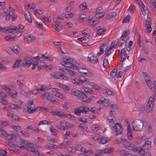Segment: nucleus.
<instances>
[{"label": "nucleus", "mask_w": 156, "mask_h": 156, "mask_svg": "<svg viewBox=\"0 0 156 156\" xmlns=\"http://www.w3.org/2000/svg\"><path fill=\"white\" fill-rule=\"evenodd\" d=\"M77 69L80 73L83 74H87L88 72V70L85 68H79Z\"/></svg>", "instance_id": "b1692460"}, {"label": "nucleus", "mask_w": 156, "mask_h": 156, "mask_svg": "<svg viewBox=\"0 0 156 156\" xmlns=\"http://www.w3.org/2000/svg\"><path fill=\"white\" fill-rule=\"evenodd\" d=\"M15 27L11 26L8 27L7 28H4V30L5 31L8 32L9 33H11L14 31H15Z\"/></svg>", "instance_id": "5701e85b"}, {"label": "nucleus", "mask_w": 156, "mask_h": 156, "mask_svg": "<svg viewBox=\"0 0 156 156\" xmlns=\"http://www.w3.org/2000/svg\"><path fill=\"white\" fill-rule=\"evenodd\" d=\"M72 82L75 84L80 85L81 84V83L80 81V79H78L76 78H75L74 79H72L71 80Z\"/></svg>", "instance_id": "473e14b6"}, {"label": "nucleus", "mask_w": 156, "mask_h": 156, "mask_svg": "<svg viewBox=\"0 0 156 156\" xmlns=\"http://www.w3.org/2000/svg\"><path fill=\"white\" fill-rule=\"evenodd\" d=\"M23 26L22 25L20 24L17 26L15 27V29L16 31H19L20 30L23 29Z\"/></svg>", "instance_id": "3c124183"}, {"label": "nucleus", "mask_w": 156, "mask_h": 156, "mask_svg": "<svg viewBox=\"0 0 156 156\" xmlns=\"http://www.w3.org/2000/svg\"><path fill=\"white\" fill-rule=\"evenodd\" d=\"M36 39V37L34 35L30 34L27 36L25 37L24 38V40L25 41L29 42H32Z\"/></svg>", "instance_id": "9d476101"}, {"label": "nucleus", "mask_w": 156, "mask_h": 156, "mask_svg": "<svg viewBox=\"0 0 156 156\" xmlns=\"http://www.w3.org/2000/svg\"><path fill=\"white\" fill-rule=\"evenodd\" d=\"M60 62L62 65L68 68H70L72 66V63L71 62L64 63V62Z\"/></svg>", "instance_id": "a19ab883"}, {"label": "nucleus", "mask_w": 156, "mask_h": 156, "mask_svg": "<svg viewBox=\"0 0 156 156\" xmlns=\"http://www.w3.org/2000/svg\"><path fill=\"white\" fill-rule=\"evenodd\" d=\"M115 117L112 115H109L108 116V123H109V127H110L115 124L114 123Z\"/></svg>", "instance_id": "dca6fc26"}, {"label": "nucleus", "mask_w": 156, "mask_h": 156, "mask_svg": "<svg viewBox=\"0 0 156 156\" xmlns=\"http://www.w3.org/2000/svg\"><path fill=\"white\" fill-rule=\"evenodd\" d=\"M119 152L120 154H121L123 156L130 155V153H128V152L122 149L120 150L119 151Z\"/></svg>", "instance_id": "72a5a7b5"}, {"label": "nucleus", "mask_w": 156, "mask_h": 156, "mask_svg": "<svg viewBox=\"0 0 156 156\" xmlns=\"http://www.w3.org/2000/svg\"><path fill=\"white\" fill-rule=\"evenodd\" d=\"M51 75L52 77L56 79L64 80V78H66L63 74L59 72L53 73L51 74Z\"/></svg>", "instance_id": "0eeeda50"}, {"label": "nucleus", "mask_w": 156, "mask_h": 156, "mask_svg": "<svg viewBox=\"0 0 156 156\" xmlns=\"http://www.w3.org/2000/svg\"><path fill=\"white\" fill-rule=\"evenodd\" d=\"M116 15V12H115L109 13L108 15V18L111 19Z\"/></svg>", "instance_id": "052dcab7"}, {"label": "nucleus", "mask_w": 156, "mask_h": 156, "mask_svg": "<svg viewBox=\"0 0 156 156\" xmlns=\"http://www.w3.org/2000/svg\"><path fill=\"white\" fill-rule=\"evenodd\" d=\"M100 110V108H97L95 107L92 108L91 110L90 111L93 113H97L98 111H99Z\"/></svg>", "instance_id": "603ef678"}, {"label": "nucleus", "mask_w": 156, "mask_h": 156, "mask_svg": "<svg viewBox=\"0 0 156 156\" xmlns=\"http://www.w3.org/2000/svg\"><path fill=\"white\" fill-rule=\"evenodd\" d=\"M0 156H8L6 151L3 149L0 150Z\"/></svg>", "instance_id": "49530a36"}, {"label": "nucleus", "mask_w": 156, "mask_h": 156, "mask_svg": "<svg viewBox=\"0 0 156 156\" xmlns=\"http://www.w3.org/2000/svg\"><path fill=\"white\" fill-rule=\"evenodd\" d=\"M50 113L53 115H56L62 118H65V115L63 112L59 110H56L55 111L51 112Z\"/></svg>", "instance_id": "4468645a"}, {"label": "nucleus", "mask_w": 156, "mask_h": 156, "mask_svg": "<svg viewBox=\"0 0 156 156\" xmlns=\"http://www.w3.org/2000/svg\"><path fill=\"white\" fill-rule=\"evenodd\" d=\"M80 151L82 153V154L85 156H89L93 154L92 150H87L83 147L82 148Z\"/></svg>", "instance_id": "9b49d317"}, {"label": "nucleus", "mask_w": 156, "mask_h": 156, "mask_svg": "<svg viewBox=\"0 0 156 156\" xmlns=\"http://www.w3.org/2000/svg\"><path fill=\"white\" fill-rule=\"evenodd\" d=\"M49 123H50V122L48 121L45 120H44L40 121L38 124V125H41L45 124L48 125L49 124Z\"/></svg>", "instance_id": "e2e57ef3"}, {"label": "nucleus", "mask_w": 156, "mask_h": 156, "mask_svg": "<svg viewBox=\"0 0 156 156\" xmlns=\"http://www.w3.org/2000/svg\"><path fill=\"white\" fill-rule=\"evenodd\" d=\"M11 126L13 129L16 132H19V130L20 129V127L19 126L12 125Z\"/></svg>", "instance_id": "bf43d9fd"}, {"label": "nucleus", "mask_w": 156, "mask_h": 156, "mask_svg": "<svg viewBox=\"0 0 156 156\" xmlns=\"http://www.w3.org/2000/svg\"><path fill=\"white\" fill-rule=\"evenodd\" d=\"M84 91H83V92L86 94V96H87V92H88L90 94H92L93 93V91L90 89L88 88L85 87V89H84Z\"/></svg>", "instance_id": "e433bc0d"}, {"label": "nucleus", "mask_w": 156, "mask_h": 156, "mask_svg": "<svg viewBox=\"0 0 156 156\" xmlns=\"http://www.w3.org/2000/svg\"><path fill=\"white\" fill-rule=\"evenodd\" d=\"M118 44V42L115 40L113 41L111 44L109 48L108 49V56L110 54L112 51V48L115 47Z\"/></svg>", "instance_id": "2eb2a0df"}, {"label": "nucleus", "mask_w": 156, "mask_h": 156, "mask_svg": "<svg viewBox=\"0 0 156 156\" xmlns=\"http://www.w3.org/2000/svg\"><path fill=\"white\" fill-rule=\"evenodd\" d=\"M121 140L123 142L122 143L125 148L128 150H131L134 146V145L129 142L127 140L123 137H121Z\"/></svg>", "instance_id": "423d86ee"}, {"label": "nucleus", "mask_w": 156, "mask_h": 156, "mask_svg": "<svg viewBox=\"0 0 156 156\" xmlns=\"http://www.w3.org/2000/svg\"><path fill=\"white\" fill-rule=\"evenodd\" d=\"M36 24L38 26V27L42 29H44V28L43 27V22L42 21L40 22L38 20L36 21Z\"/></svg>", "instance_id": "c9c22d12"}, {"label": "nucleus", "mask_w": 156, "mask_h": 156, "mask_svg": "<svg viewBox=\"0 0 156 156\" xmlns=\"http://www.w3.org/2000/svg\"><path fill=\"white\" fill-rule=\"evenodd\" d=\"M59 86L61 88L65 90H68L69 89V87L68 86L61 83L59 84Z\"/></svg>", "instance_id": "4c0bfd02"}, {"label": "nucleus", "mask_w": 156, "mask_h": 156, "mask_svg": "<svg viewBox=\"0 0 156 156\" xmlns=\"http://www.w3.org/2000/svg\"><path fill=\"white\" fill-rule=\"evenodd\" d=\"M12 51L15 53H19L20 51V48L16 44H13L10 48Z\"/></svg>", "instance_id": "6ab92c4d"}, {"label": "nucleus", "mask_w": 156, "mask_h": 156, "mask_svg": "<svg viewBox=\"0 0 156 156\" xmlns=\"http://www.w3.org/2000/svg\"><path fill=\"white\" fill-rule=\"evenodd\" d=\"M21 60L20 59L16 60L14 63V65L12 66L13 68H17L20 63L21 62Z\"/></svg>", "instance_id": "c756f323"}, {"label": "nucleus", "mask_w": 156, "mask_h": 156, "mask_svg": "<svg viewBox=\"0 0 156 156\" xmlns=\"http://www.w3.org/2000/svg\"><path fill=\"white\" fill-rule=\"evenodd\" d=\"M102 47L100 48V52L98 53L97 55L98 56L102 55L104 51H106L107 49V43L106 42L102 44Z\"/></svg>", "instance_id": "f8f14e48"}, {"label": "nucleus", "mask_w": 156, "mask_h": 156, "mask_svg": "<svg viewBox=\"0 0 156 156\" xmlns=\"http://www.w3.org/2000/svg\"><path fill=\"white\" fill-rule=\"evenodd\" d=\"M129 34L128 31H125L124 32L121 37V38L124 39L125 38L127 37Z\"/></svg>", "instance_id": "864d4df0"}, {"label": "nucleus", "mask_w": 156, "mask_h": 156, "mask_svg": "<svg viewBox=\"0 0 156 156\" xmlns=\"http://www.w3.org/2000/svg\"><path fill=\"white\" fill-rule=\"evenodd\" d=\"M43 57H44V55H42L41 53H39L38 55V56L36 57V58L37 60L38 59L40 61H42Z\"/></svg>", "instance_id": "69168bd1"}, {"label": "nucleus", "mask_w": 156, "mask_h": 156, "mask_svg": "<svg viewBox=\"0 0 156 156\" xmlns=\"http://www.w3.org/2000/svg\"><path fill=\"white\" fill-rule=\"evenodd\" d=\"M142 156H152L149 153L145 151L144 150H143L141 152L140 154Z\"/></svg>", "instance_id": "8fccbe9b"}, {"label": "nucleus", "mask_w": 156, "mask_h": 156, "mask_svg": "<svg viewBox=\"0 0 156 156\" xmlns=\"http://www.w3.org/2000/svg\"><path fill=\"white\" fill-rule=\"evenodd\" d=\"M127 136L129 139H132V133L131 131V129L129 128V126H128L127 129Z\"/></svg>", "instance_id": "bb28decb"}, {"label": "nucleus", "mask_w": 156, "mask_h": 156, "mask_svg": "<svg viewBox=\"0 0 156 156\" xmlns=\"http://www.w3.org/2000/svg\"><path fill=\"white\" fill-rule=\"evenodd\" d=\"M133 130L136 131H140L143 128L144 123L142 121L139 119L134 120L132 123Z\"/></svg>", "instance_id": "f03ea898"}, {"label": "nucleus", "mask_w": 156, "mask_h": 156, "mask_svg": "<svg viewBox=\"0 0 156 156\" xmlns=\"http://www.w3.org/2000/svg\"><path fill=\"white\" fill-rule=\"evenodd\" d=\"M47 100L49 101H50L52 103L57 102L58 101V100L57 99L52 97L49 93V95L47 97Z\"/></svg>", "instance_id": "4be33fe9"}, {"label": "nucleus", "mask_w": 156, "mask_h": 156, "mask_svg": "<svg viewBox=\"0 0 156 156\" xmlns=\"http://www.w3.org/2000/svg\"><path fill=\"white\" fill-rule=\"evenodd\" d=\"M99 127L98 125L94 124L91 126V128L93 131H97L99 130Z\"/></svg>", "instance_id": "de8ad7c7"}, {"label": "nucleus", "mask_w": 156, "mask_h": 156, "mask_svg": "<svg viewBox=\"0 0 156 156\" xmlns=\"http://www.w3.org/2000/svg\"><path fill=\"white\" fill-rule=\"evenodd\" d=\"M107 153V149H105L104 150H98L96 151L95 155L96 156H101Z\"/></svg>", "instance_id": "f3484780"}, {"label": "nucleus", "mask_w": 156, "mask_h": 156, "mask_svg": "<svg viewBox=\"0 0 156 156\" xmlns=\"http://www.w3.org/2000/svg\"><path fill=\"white\" fill-rule=\"evenodd\" d=\"M79 7L80 9L82 10H83L86 9H87V6L85 2H83L80 5Z\"/></svg>", "instance_id": "58836bf2"}, {"label": "nucleus", "mask_w": 156, "mask_h": 156, "mask_svg": "<svg viewBox=\"0 0 156 156\" xmlns=\"http://www.w3.org/2000/svg\"><path fill=\"white\" fill-rule=\"evenodd\" d=\"M151 142L149 140H146L143 146V148L146 150L149 149L151 147Z\"/></svg>", "instance_id": "412c9836"}, {"label": "nucleus", "mask_w": 156, "mask_h": 156, "mask_svg": "<svg viewBox=\"0 0 156 156\" xmlns=\"http://www.w3.org/2000/svg\"><path fill=\"white\" fill-rule=\"evenodd\" d=\"M79 79L81 83L83 82L86 83H88L89 82V80H87L84 76H80Z\"/></svg>", "instance_id": "7c9ffc66"}, {"label": "nucleus", "mask_w": 156, "mask_h": 156, "mask_svg": "<svg viewBox=\"0 0 156 156\" xmlns=\"http://www.w3.org/2000/svg\"><path fill=\"white\" fill-rule=\"evenodd\" d=\"M50 130L52 134L54 136H56L57 135L56 133L55 132V129L53 126H51L50 128Z\"/></svg>", "instance_id": "680f3d73"}, {"label": "nucleus", "mask_w": 156, "mask_h": 156, "mask_svg": "<svg viewBox=\"0 0 156 156\" xmlns=\"http://www.w3.org/2000/svg\"><path fill=\"white\" fill-rule=\"evenodd\" d=\"M114 125L110 128L112 130L116 133V136L121 134L123 130L121 124L119 122H116Z\"/></svg>", "instance_id": "7ed1b4c3"}, {"label": "nucleus", "mask_w": 156, "mask_h": 156, "mask_svg": "<svg viewBox=\"0 0 156 156\" xmlns=\"http://www.w3.org/2000/svg\"><path fill=\"white\" fill-rule=\"evenodd\" d=\"M154 107L153 101H148L146 106V111L147 113H150L152 111Z\"/></svg>", "instance_id": "ddd939ff"}, {"label": "nucleus", "mask_w": 156, "mask_h": 156, "mask_svg": "<svg viewBox=\"0 0 156 156\" xmlns=\"http://www.w3.org/2000/svg\"><path fill=\"white\" fill-rule=\"evenodd\" d=\"M68 150L71 153H74L76 150H78L77 149L75 148L74 147H69Z\"/></svg>", "instance_id": "6e6d98bb"}, {"label": "nucleus", "mask_w": 156, "mask_h": 156, "mask_svg": "<svg viewBox=\"0 0 156 156\" xmlns=\"http://www.w3.org/2000/svg\"><path fill=\"white\" fill-rule=\"evenodd\" d=\"M72 94L78 97L80 100L84 102H89L91 100L92 98L88 96H86V94L76 89H72L71 90Z\"/></svg>", "instance_id": "f257e3e1"}, {"label": "nucleus", "mask_w": 156, "mask_h": 156, "mask_svg": "<svg viewBox=\"0 0 156 156\" xmlns=\"http://www.w3.org/2000/svg\"><path fill=\"white\" fill-rule=\"evenodd\" d=\"M74 110L75 114L78 116H80V113H82V110H81L79 108L77 109L75 108Z\"/></svg>", "instance_id": "c03bdc74"}, {"label": "nucleus", "mask_w": 156, "mask_h": 156, "mask_svg": "<svg viewBox=\"0 0 156 156\" xmlns=\"http://www.w3.org/2000/svg\"><path fill=\"white\" fill-rule=\"evenodd\" d=\"M24 16L26 20L28 21L30 23L32 22V19H31V16L29 12L28 11L27 13H24Z\"/></svg>", "instance_id": "a878e982"}, {"label": "nucleus", "mask_w": 156, "mask_h": 156, "mask_svg": "<svg viewBox=\"0 0 156 156\" xmlns=\"http://www.w3.org/2000/svg\"><path fill=\"white\" fill-rule=\"evenodd\" d=\"M87 17V15L84 13H83L80 16L79 18L78 19V20L79 21H80V22H82L83 21V19Z\"/></svg>", "instance_id": "2f4dec72"}, {"label": "nucleus", "mask_w": 156, "mask_h": 156, "mask_svg": "<svg viewBox=\"0 0 156 156\" xmlns=\"http://www.w3.org/2000/svg\"><path fill=\"white\" fill-rule=\"evenodd\" d=\"M89 111H90V109L86 106L83 107L82 110V113H84L85 114Z\"/></svg>", "instance_id": "a18cd8bd"}, {"label": "nucleus", "mask_w": 156, "mask_h": 156, "mask_svg": "<svg viewBox=\"0 0 156 156\" xmlns=\"http://www.w3.org/2000/svg\"><path fill=\"white\" fill-rule=\"evenodd\" d=\"M55 96L56 97H59L62 99L65 98V95L64 94L60 93H57Z\"/></svg>", "instance_id": "ea45409f"}, {"label": "nucleus", "mask_w": 156, "mask_h": 156, "mask_svg": "<svg viewBox=\"0 0 156 156\" xmlns=\"http://www.w3.org/2000/svg\"><path fill=\"white\" fill-rule=\"evenodd\" d=\"M130 16L129 15H127L123 19L122 22L123 23H128L129 22Z\"/></svg>", "instance_id": "37998d69"}, {"label": "nucleus", "mask_w": 156, "mask_h": 156, "mask_svg": "<svg viewBox=\"0 0 156 156\" xmlns=\"http://www.w3.org/2000/svg\"><path fill=\"white\" fill-rule=\"evenodd\" d=\"M127 56V54L126 53H121V63L120 64H119V66L121 67L122 65V62L126 58V57Z\"/></svg>", "instance_id": "cd10ccee"}, {"label": "nucleus", "mask_w": 156, "mask_h": 156, "mask_svg": "<svg viewBox=\"0 0 156 156\" xmlns=\"http://www.w3.org/2000/svg\"><path fill=\"white\" fill-rule=\"evenodd\" d=\"M98 104H101L103 106L105 107L107 106V100L104 97L101 98V100L97 101Z\"/></svg>", "instance_id": "a211bd4d"}, {"label": "nucleus", "mask_w": 156, "mask_h": 156, "mask_svg": "<svg viewBox=\"0 0 156 156\" xmlns=\"http://www.w3.org/2000/svg\"><path fill=\"white\" fill-rule=\"evenodd\" d=\"M18 105H16L17 108H20L21 109H24L25 108V104L24 102L22 101H19Z\"/></svg>", "instance_id": "393cba45"}, {"label": "nucleus", "mask_w": 156, "mask_h": 156, "mask_svg": "<svg viewBox=\"0 0 156 156\" xmlns=\"http://www.w3.org/2000/svg\"><path fill=\"white\" fill-rule=\"evenodd\" d=\"M145 81L146 82L148 86L151 89V87H153L152 86V83L151 80H148L147 79H145Z\"/></svg>", "instance_id": "5fc2aeb1"}, {"label": "nucleus", "mask_w": 156, "mask_h": 156, "mask_svg": "<svg viewBox=\"0 0 156 156\" xmlns=\"http://www.w3.org/2000/svg\"><path fill=\"white\" fill-rule=\"evenodd\" d=\"M87 60L88 61L93 64L97 63L98 60L96 56H95L94 55L92 54H90L89 55Z\"/></svg>", "instance_id": "6e6552de"}, {"label": "nucleus", "mask_w": 156, "mask_h": 156, "mask_svg": "<svg viewBox=\"0 0 156 156\" xmlns=\"http://www.w3.org/2000/svg\"><path fill=\"white\" fill-rule=\"evenodd\" d=\"M35 107L33 101H28L27 104V110L29 113H33L37 111V108H35Z\"/></svg>", "instance_id": "20e7f679"}, {"label": "nucleus", "mask_w": 156, "mask_h": 156, "mask_svg": "<svg viewBox=\"0 0 156 156\" xmlns=\"http://www.w3.org/2000/svg\"><path fill=\"white\" fill-rule=\"evenodd\" d=\"M35 156H42V154L39 152L37 151H34L33 152Z\"/></svg>", "instance_id": "774afa93"}, {"label": "nucleus", "mask_w": 156, "mask_h": 156, "mask_svg": "<svg viewBox=\"0 0 156 156\" xmlns=\"http://www.w3.org/2000/svg\"><path fill=\"white\" fill-rule=\"evenodd\" d=\"M117 69H114L110 73V75L113 78H115L116 76Z\"/></svg>", "instance_id": "79ce46f5"}, {"label": "nucleus", "mask_w": 156, "mask_h": 156, "mask_svg": "<svg viewBox=\"0 0 156 156\" xmlns=\"http://www.w3.org/2000/svg\"><path fill=\"white\" fill-rule=\"evenodd\" d=\"M143 150V148L142 147H136L134 146L132 147V149L130 150H132L134 152H137L139 153L140 154H141V152Z\"/></svg>", "instance_id": "aec40b11"}, {"label": "nucleus", "mask_w": 156, "mask_h": 156, "mask_svg": "<svg viewBox=\"0 0 156 156\" xmlns=\"http://www.w3.org/2000/svg\"><path fill=\"white\" fill-rule=\"evenodd\" d=\"M56 145H54L52 144H48L46 145V147L48 148H49L51 149H55V146Z\"/></svg>", "instance_id": "13d9d810"}, {"label": "nucleus", "mask_w": 156, "mask_h": 156, "mask_svg": "<svg viewBox=\"0 0 156 156\" xmlns=\"http://www.w3.org/2000/svg\"><path fill=\"white\" fill-rule=\"evenodd\" d=\"M31 59L30 58H27L22 62V66L28 67L31 64Z\"/></svg>", "instance_id": "1a4fd4ad"}, {"label": "nucleus", "mask_w": 156, "mask_h": 156, "mask_svg": "<svg viewBox=\"0 0 156 156\" xmlns=\"http://www.w3.org/2000/svg\"><path fill=\"white\" fill-rule=\"evenodd\" d=\"M78 128L82 130L86 131L87 130V127L83 124H81L78 126Z\"/></svg>", "instance_id": "f704fd0d"}, {"label": "nucleus", "mask_w": 156, "mask_h": 156, "mask_svg": "<svg viewBox=\"0 0 156 156\" xmlns=\"http://www.w3.org/2000/svg\"><path fill=\"white\" fill-rule=\"evenodd\" d=\"M48 95L49 93H44L41 95V98L43 99L47 100Z\"/></svg>", "instance_id": "0e129e2a"}, {"label": "nucleus", "mask_w": 156, "mask_h": 156, "mask_svg": "<svg viewBox=\"0 0 156 156\" xmlns=\"http://www.w3.org/2000/svg\"><path fill=\"white\" fill-rule=\"evenodd\" d=\"M92 139L94 140H97L100 141V143L102 144H104L107 142V139L105 138H103L102 136L96 134L95 136L92 137Z\"/></svg>", "instance_id": "39448f33"}, {"label": "nucleus", "mask_w": 156, "mask_h": 156, "mask_svg": "<svg viewBox=\"0 0 156 156\" xmlns=\"http://www.w3.org/2000/svg\"><path fill=\"white\" fill-rule=\"evenodd\" d=\"M29 94H33L35 95L37 94L38 93V91L37 89L36 90H34L31 91H29L28 92Z\"/></svg>", "instance_id": "4d7b16f0"}, {"label": "nucleus", "mask_w": 156, "mask_h": 156, "mask_svg": "<svg viewBox=\"0 0 156 156\" xmlns=\"http://www.w3.org/2000/svg\"><path fill=\"white\" fill-rule=\"evenodd\" d=\"M53 25L54 28L57 31H59L62 29V27H60L59 25H57V24H53Z\"/></svg>", "instance_id": "338daca9"}, {"label": "nucleus", "mask_w": 156, "mask_h": 156, "mask_svg": "<svg viewBox=\"0 0 156 156\" xmlns=\"http://www.w3.org/2000/svg\"><path fill=\"white\" fill-rule=\"evenodd\" d=\"M15 37L14 36H12L9 35L5 37V40L8 41H14L15 40Z\"/></svg>", "instance_id": "c85d7f7f"}, {"label": "nucleus", "mask_w": 156, "mask_h": 156, "mask_svg": "<svg viewBox=\"0 0 156 156\" xmlns=\"http://www.w3.org/2000/svg\"><path fill=\"white\" fill-rule=\"evenodd\" d=\"M66 118L70 119L73 120H74L75 119V117L74 116H72L71 115L69 114H66L65 115V118Z\"/></svg>", "instance_id": "09e8293b"}]
</instances>
